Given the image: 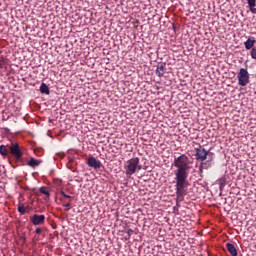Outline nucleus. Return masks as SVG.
Listing matches in <instances>:
<instances>
[{
  "mask_svg": "<svg viewBox=\"0 0 256 256\" xmlns=\"http://www.w3.org/2000/svg\"><path fill=\"white\" fill-rule=\"evenodd\" d=\"M41 228H36V230H35V233L37 234V235H41Z\"/></svg>",
  "mask_w": 256,
  "mask_h": 256,
  "instance_id": "5701e85b",
  "label": "nucleus"
},
{
  "mask_svg": "<svg viewBox=\"0 0 256 256\" xmlns=\"http://www.w3.org/2000/svg\"><path fill=\"white\" fill-rule=\"evenodd\" d=\"M226 247H227V249H228L230 255H232V256H237V255H238V253H237V248H235V245H234V244H232V243H227V244H226Z\"/></svg>",
  "mask_w": 256,
  "mask_h": 256,
  "instance_id": "f8f14e48",
  "label": "nucleus"
},
{
  "mask_svg": "<svg viewBox=\"0 0 256 256\" xmlns=\"http://www.w3.org/2000/svg\"><path fill=\"white\" fill-rule=\"evenodd\" d=\"M255 43H256L255 37L250 36L247 39V41L244 42L245 49H247V51H249V49H253V45H255Z\"/></svg>",
  "mask_w": 256,
  "mask_h": 256,
  "instance_id": "1a4fd4ad",
  "label": "nucleus"
},
{
  "mask_svg": "<svg viewBox=\"0 0 256 256\" xmlns=\"http://www.w3.org/2000/svg\"><path fill=\"white\" fill-rule=\"evenodd\" d=\"M208 155H209V151H207L202 146H199L198 148H195L196 161H206Z\"/></svg>",
  "mask_w": 256,
  "mask_h": 256,
  "instance_id": "20e7f679",
  "label": "nucleus"
},
{
  "mask_svg": "<svg viewBox=\"0 0 256 256\" xmlns=\"http://www.w3.org/2000/svg\"><path fill=\"white\" fill-rule=\"evenodd\" d=\"M250 56L253 58V59H256V47L252 48L251 52H250Z\"/></svg>",
  "mask_w": 256,
  "mask_h": 256,
  "instance_id": "6ab92c4d",
  "label": "nucleus"
},
{
  "mask_svg": "<svg viewBox=\"0 0 256 256\" xmlns=\"http://www.w3.org/2000/svg\"><path fill=\"white\" fill-rule=\"evenodd\" d=\"M64 207L67 209V211H69V209L71 208V202L64 204Z\"/></svg>",
  "mask_w": 256,
  "mask_h": 256,
  "instance_id": "4be33fe9",
  "label": "nucleus"
},
{
  "mask_svg": "<svg viewBox=\"0 0 256 256\" xmlns=\"http://www.w3.org/2000/svg\"><path fill=\"white\" fill-rule=\"evenodd\" d=\"M10 153L17 161H21V157H23V152H21V148H19V144H11Z\"/></svg>",
  "mask_w": 256,
  "mask_h": 256,
  "instance_id": "39448f33",
  "label": "nucleus"
},
{
  "mask_svg": "<svg viewBox=\"0 0 256 256\" xmlns=\"http://www.w3.org/2000/svg\"><path fill=\"white\" fill-rule=\"evenodd\" d=\"M167 64L164 62H160L156 66V75L157 77H164L165 71H167Z\"/></svg>",
  "mask_w": 256,
  "mask_h": 256,
  "instance_id": "6e6552de",
  "label": "nucleus"
},
{
  "mask_svg": "<svg viewBox=\"0 0 256 256\" xmlns=\"http://www.w3.org/2000/svg\"><path fill=\"white\" fill-rule=\"evenodd\" d=\"M18 212L20 213V215H25V213H27V210L25 209V205L19 204L18 205Z\"/></svg>",
  "mask_w": 256,
  "mask_h": 256,
  "instance_id": "a211bd4d",
  "label": "nucleus"
},
{
  "mask_svg": "<svg viewBox=\"0 0 256 256\" xmlns=\"http://www.w3.org/2000/svg\"><path fill=\"white\" fill-rule=\"evenodd\" d=\"M248 3V7L254 15L256 14V0H246Z\"/></svg>",
  "mask_w": 256,
  "mask_h": 256,
  "instance_id": "ddd939ff",
  "label": "nucleus"
},
{
  "mask_svg": "<svg viewBox=\"0 0 256 256\" xmlns=\"http://www.w3.org/2000/svg\"><path fill=\"white\" fill-rule=\"evenodd\" d=\"M40 193H42V195H47V197H49L51 195V193H49V190H47V187L42 186L39 188Z\"/></svg>",
  "mask_w": 256,
  "mask_h": 256,
  "instance_id": "f3484780",
  "label": "nucleus"
},
{
  "mask_svg": "<svg viewBox=\"0 0 256 256\" xmlns=\"http://www.w3.org/2000/svg\"><path fill=\"white\" fill-rule=\"evenodd\" d=\"M200 165L204 169H211V167H213V157H209L206 161H201Z\"/></svg>",
  "mask_w": 256,
  "mask_h": 256,
  "instance_id": "9b49d317",
  "label": "nucleus"
},
{
  "mask_svg": "<svg viewBox=\"0 0 256 256\" xmlns=\"http://www.w3.org/2000/svg\"><path fill=\"white\" fill-rule=\"evenodd\" d=\"M87 165L92 169H101L102 167L101 161L97 160V158H95L94 156H90L87 159Z\"/></svg>",
  "mask_w": 256,
  "mask_h": 256,
  "instance_id": "423d86ee",
  "label": "nucleus"
},
{
  "mask_svg": "<svg viewBox=\"0 0 256 256\" xmlns=\"http://www.w3.org/2000/svg\"><path fill=\"white\" fill-rule=\"evenodd\" d=\"M40 93H42V95H49L51 93L49 86L45 83H42L40 86Z\"/></svg>",
  "mask_w": 256,
  "mask_h": 256,
  "instance_id": "4468645a",
  "label": "nucleus"
},
{
  "mask_svg": "<svg viewBox=\"0 0 256 256\" xmlns=\"http://www.w3.org/2000/svg\"><path fill=\"white\" fill-rule=\"evenodd\" d=\"M237 79H238V85H240L241 87H246V85H249V71H247V69L245 68H241L238 72L237 75Z\"/></svg>",
  "mask_w": 256,
  "mask_h": 256,
  "instance_id": "7ed1b4c3",
  "label": "nucleus"
},
{
  "mask_svg": "<svg viewBox=\"0 0 256 256\" xmlns=\"http://www.w3.org/2000/svg\"><path fill=\"white\" fill-rule=\"evenodd\" d=\"M172 165L176 167V170L174 171L176 181L175 189L177 203H179V201H183L187 195V189L189 187V180L187 179L189 177V170L192 167L191 165H193V161H191L189 156L181 154L174 158Z\"/></svg>",
  "mask_w": 256,
  "mask_h": 256,
  "instance_id": "f257e3e1",
  "label": "nucleus"
},
{
  "mask_svg": "<svg viewBox=\"0 0 256 256\" xmlns=\"http://www.w3.org/2000/svg\"><path fill=\"white\" fill-rule=\"evenodd\" d=\"M30 221L32 224H34L35 226L37 225H43V223H45V215H38V214H34L31 218Z\"/></svg>",
  "mask_w": 256,
  "mask_h": 256,
  "instance_id": "0eeeda50",
  "label": "nucleus"
},
{
  "mask_svg": "<svg viewBox=\"0 0 256 256\" xmlns=\"http://www.w3.org/2000/svg\"><path fill=\"white\" fill-rule=\"evenodd\" d=\"M60 193L65 197L66 199H71V196L67 195L65 191L61 190Z\"/></svg>",
  "mask_w": 256,
  "mask_h": 256,
  "instance_id": "412c9836",
  "label": "nucleus"
},
{
  "mask_svg": "<svg viewBox=\"0 0 256 256\" xmlns=\"http://www.w3.org/2000/svg\"><path fill=\"white\" fill-rule=\"evenodd\" d=\"M124 169L126 176L131 177V175H135L137 171H141L143 169V166L139 164V157H134L126 162Z\"/></svg>",
  "mask_w": 256,
  "mask_h": 256,
  "instance_id": "f03ea898",
  "label": "nucleus"
},
{
  "mask_svg": "<svg viewBox=\"0 0 256 256\" xmlns=\"http://www.w3.org/2000/svg\"><path fill=\"white\" fill-rule=\"evenodd\" d=\"M0 155L3 157H7L9 155V151L7 150V147L5 145L0 146Z\"/></svg>",
  "mask_w": 256,
  "mask_h": 256,
  "instance_id": "dca6fc26",
  "label": "nucleus"
},
{
  "mask_svg": "<svg viewBox=\"0 0 256 256\" xmlns=\"http://www.w3.org/2000/svg\"><path fill=\"white\" fill-rule=\"evenodd\" d=\"M203 169H205V168L200 164V165H199V171H198V173H199L201 179H203Z\"/></svg>",
  "mask_w": 256,
  "mask_h": 256,
  "instance_id": "aec40b11",
  "label": "nucleus"
},
{
  "mask_svg": "<svg viewBox=\"0 0 256 256\" xmlns=\"http://www.w3.org/2000/svg\"><path fill=\"white\" fill-rule=\"evenodd\" d=\"M226 183H227V178L226 177H222V178L218 179V184H219L220 191H223V189L225 188Z\"/></svg>",
  "mask_w": 256,
  "mask_h": 256,
  "instance_id": "2eb2a0df",
  "label": "nucleus"
},
{
  "mask_svg": "<svg viewBox=\"0 0 256 256\" xmlns=\"http://www.w3.org/2000/svg\"><path fill=\"white\" fill-rule=\"evenodd\" d=\"M41 163H43V161L37 160L35 158H30V160L28 161L27 165L29 167H32V169H35V167H39L41 165Z\"/></svg>",
  "mask_w": 256,
  "mask_h": 256,
  "instance_id": "9d476101",
  "label": "nucleus"
}]
</instances>
